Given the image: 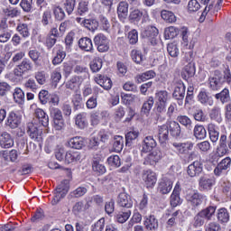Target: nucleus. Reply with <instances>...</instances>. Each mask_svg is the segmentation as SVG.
Returning a JSON list of instances; mask_svg holds the SVG:
<instances>
[{"label": "nucleus", "mask_w": 231, "mask_h": 231, "mask_svg": "<svg viewBox=\"0 0 231 231\" xmlns=\"http://www.w3.org/2000/svg\"><path fill=\"white\" fill-rule=\"evenodd\" d=\"M186 199L192 207H199L205 199V197L199 194L198 190L188 189L186 193Z\"/></svg>", "instance_id": "nucleus-1"}, {"label": "nucleus", "mask_w": 231, "mask_h": 231, "mask_svg": "<svg viewBox=\"0 0 231 231\" xmlns=\"http://www.w3.org/2000/svg\"><path fill=\"white\" fill-rule=\"evenodd\" d=\"M33 65L29 60H23L16 68L14 69V75L17 78H23L24 74L32 71Z\"/></svg>", "instance_id": "nucleus-2"}, {"label": "nucleus", "mask_w": 231, "mask_h": 231, "mask_svg": "<svg viewBox=\"0 0 231 231\" xmlns=\"http://www.w3.org/2000/svg\"><path fill=\"white\" fill-rule=\"evenodd\" d=\"M158 35H159V30L158 28L154 26H148L144 31L142 32V36L144 39H148V41L152 44V45H157L158 44Z\"/></svg>", "instance_id": "nucleus-3"}, {"label": "nucleus", "mask_w": 231, "mask_h": 231, "mask_svg": "<svg viewBox=\"0 0 231 231\" xmlns=\"http://www.w3.org/2000/svg\"><path fill=\"white\" fill-rule=\"evenodd\" d=\"M94 43L97 46V51L101 53L107 52L109 50V42L107 37L103 34H97L95 36Z\"/></svg>", "instance_id": "nucleus-4"}, {"label": "nucleus", "mask_w": 231, "mask_h": 231, "mask_svg": "<svg viewBox=\"0 0 231 231\" xmlns=\"http://www.w3.org/2000/svg\"><path fill=\"white\" fill-rule=\"evenodd\" d=\"M26 132L30 138L33 141H41L42 139V132L38 129L37 125L33 123H28L26 126Z\"/></svg>", "instance_id": "nucleus-5"}, {"label": "nucleus", "mask_w": 231, "mask_h": 231, "mask_svg": "<svg viewBox=\"0 0 231 231\" xmlns=\"http://www.w3.org/2000/svg\"><path fill=\"white\" fill-rule=\"evenodd\" d=\"M193 149L192 143H173L172 150L179 155H186L189 151Z\"/></svg>", "instance_id": "nucleus-6"}, {"label": "nucleus", "mask_w": 231, "mask_h": 231, "mask_svg": "<svg viewBox=\"0 0 231 231\" xmlns=\"http://www.w3.org/2000/svg\"><path fill=\"white\" fill-rule=\"evenodd\" d=\"M143 181L146 188H152L157 182L156 173L151 170L143 171Z\"/></svg>", "instance_id": "nucleus-7"}, {"label": "nucleus", "mask_w": 231, "mask_h": 231, "mask_svg": "<svg viewBox=\"0 0 231 231\" xmlns=\"http://www.w3.org/2000/svg\"><path fill=\"white\" fill-rule=\"evenodd\" d=\"M203 171V164L200 161H195L188 166L187 173L189 177H199Z\"/></svg>", "instance_id": "nucleus-8"}, {"label": "nucleus", "mask_w": 231, "mask_h": 231, "mask_svg": "<svg viewBox=\"0 0 231 231\" xmlns=\"http://www.w3.org/2000/svg\"><path fill=\"white\" fill-rule=\"evenodd\" d=\"M14 145V137L7 132H0V146L3 149H10Z\"/></svg>", "instance_id": "nucleus-9"}, {"label": "nucleus", "mask_w": 231, "mask_h": 231, "mask_svg": "<svg viewBox=\"0 0 231 231\" xmlns=\"http://www.w3.org/2000/svg\"><path fill=\"white\" fill-rule=\"evenodd\" d=\"M185 85L182 82H179L176 84V87L173 91V97L179 100V106L183 105V99L185 97Z\"/></svg>", "instance_id": "nucleus-10"}, {"label": "nucleus", "mask_w": 231, "mask_h": 231, "mask_svg": "<svg viewBox=\"0 0 231 231\" xmlns=\"http://www.w3.org/2000/svg\"><path fill=\"white\" fill-rule=\"evenodd\" d=\"M222 82L223 75L219 70H216L215 76L209 78V87L213 90H218L221 88Z\"/></svg>", "instance_id": "nucleus-11"}, {"label": "nucleus", "mask_w": 231, "mask_h": 231, "mask_svg": "<svg viewBox=\"0 0 231 231\" xmlns=\"http://www.w3.org/2000/svg\"><path fill=\"white\" fill-rule=\"evenodd\" d=\"M21 124V116H17L14 112L9 113L6 126H8L11 129L17 128Z\"/></svg>", "instance_id": "nucleus-12"}, {"label": "nucleus", "mask_w": 231, "mask_h": 231, "mask_svg": "<svg viewBox=\"0 0 231 231\" xmlns=\"http://www.w3.org/2000/svg\"><path fill=\"white\" fill-rule=\"evenodd\" d=\"M117 202L123 208H131L133 207V200L130 195L125 192L119 194Z\"/></svg>", "instance_id": "nucleus-13"}, {"label": "nucleus", "mask_w": 231, "mask_h": 231, "mask_svg": "<svg viewBox=\"0 0 231 231\" xmlns=\"http://www.w3.org/2000/svg\"><path fill=\"white\" fill-rule=\"evenodd\" d=\"M162 158V153L160 150L156 149L151 152V153L145 158V162L155 165Z\"/></svg>", "instance_id": "nucleus-14"}, {"label": "nucleus", "mask_w": 231, "mask_h": 231, "mask_svg": "<svg viewBox=\"0 0 231 231\" xmlns=\"http://www.w3.org/2000/svg\"><path fill=\"white\" fill-rule=\"evenodd\" d=\"M79 49H81V51H84L93 52L94 51L92 40L88 37H83L79 39Z\"/></svg>", "instance_id": "nucleus-15"}, {"label": "nucleus", "mask_w": 231, "mask_h": 231, "mask_svg": "<svg viewBox=\"0 0 231 231\" xmlns=\"http://www.w3.org/2000/svg\"><path fill=\"white\" fill-rule=\"evenodd\" d=\"M144 226L147 230L155 231L159 228V221L155 216L151 215L145 218Z\"/></svg>", "instance_id": "nucleus-16"}, {"label": "nucleus", "mask_w": 231, "mask_h": 231, "mask_svg": "<svg viewBox=\"0 0 231 231\" xmlns=\"http://www.w3.org/2000/svg\"><path fill=\"white\" fill-rule=\"evenodd\" d=\"M156 146H157L156 140L152 136L148 135L143 139V152H151Z\"/></svg>", "instance_id": "nucleus-17"}, {"label": "nucleus", "mask_w": 231, "mask_h": 231, "mask_svg": "<svg viewBox=\"0 0 231 231\" xmlns=\"http://www.w3.org/2000/svg\"><path fill=\"white\" fill-rule=\"evenodd\" d=\"M195 74H196L195 65H194V63L189 62L182 69L181 77L184 79L188 80L189 79L193 77Z\"/></svg>", "instance_id": "nucleus-18"}, {"label": "nucleus", "mask_w": 231, "mask_h": 231, "mask_svg": "<svg viewBox=\"0 0 231 231\" xmlns=\"http://www.w3.org/2000/svg\"><path fill=\"white\" fill-rule=\"evenodd\" d=\"M96 82L101 86L104 89H110L112 88L113 82L109 78L102 76L99 74L97 78H95Z\"/></svg>", "instance_id": "nucleus-19"}, {"label": "nucleus", "mask_w": 231, "mask_h": 231, "mask_svg": "<svg viewBox=\"0 0 231 231\" xmlns=\"http://www.w3.org/2000/svg\"><path fill=\"white\" fill-rule=\"evenodd\" d=\"M208 131L209 134L210 140L213 143H217L219 140L220 133L218 132V127L213 124L210 123L208 125Z\"/></svg>", "instance_id": "nucleus-20"}, {"label": "nucleus", "mask_w": 231, "mask_h": 231, "mask_svg": "<svg viewBox=\"0 0 231 231\" xmlns=\"http://www.w3.org/2000/svg\"><path fill=\"white\" fill-rule=\"evenodd\" d=\"M158 138L161 143H164L169 140V126L162 125L158 128Z\"/></svg>", "instance_id": "nucleus-21"}, {"label": "nucleus", "mask_w": 231, "mask_h": 231, "mask_svg": "<svg viewBox=\"0 0 231 231\" xmlns=\"http://www.w3.org/2000/svg\"><path fill=\"white\" fill-rule=\"evenodd\" d=\"M172 181L170 180H162L159 184V190L162 195H167L172 189Z\"/></svg>", "instance_id": "nucleus-22"}, {"label": "nucleus", "mask_w": 231, "mask_h": 231, "mask_svg": "<svg viewBox=\"0 0 231 231\" xmlns=\"http://www.w3.org/2000/svg\"><path fill=\"white\" fill-rule=\"evenodd\" d=\"M34 116L40 120V123L43 127H47L49 125V116L42 109H35Z\"/></svg>", "instance_id": "nucleus-23"}, {"label": "nucleus", "mask_w": 231, "mask_h": 231, "mask_svg": "<svg viewBox=\"0 0 231 231\" xmlns=\"http://www.w3.org/2000/svg\"><path fill=\"white\" fill-rule=\"evenodd\" d=\"M81 160V155L78 151H68L65 154V161L68 163H73L79 162Z\"/></svg>", "instance_id": "nucleus-24"}, {"label": "nucleus", "mask_w": 231, "mask_h": 231, "mask_svg": "<svg viewBox=\"0 0 231 231\" xmlns=\"http://www.w3.org/2000/svg\"><path fill=\"white\" fill-rule=\"evenodd\" d=\"M181 203V200L180 199V186L178 184H176L173 192L171 196V205L173 208H176L178 206H180Z\"/></svg>", "instance_id": "nucleus-25"}, {"label": "nucleus", "mask_w": 231, "mask_h": 231, "mask_svg": "<svg viewBox=\"0 0 231 231\" xmlns=\"http://www.w3.org/2000/svg\"><path fill=\"white\" fill-rule=\"evenodd\" d=\"M193 135L198 140H204L207 137V130L201 125H196L193 128Z\"/></svg>", "instance_id": "nucleus-26"}, {"label": "nucleus", "mask_w": 231, "mask_h": 231, "mask_svg": "<svg viewBox=\"0 0 231 231\" xmlns=\"http://www.w3.org/2000/svg\"><path fill=\"white\" fill-rule=\"evenodd\" d=\"M73 72L77 74L79 79L84 82V79H86L88 77V69L87 67L77 65L73 69Z\"/></svg>", "instance_id": "nucleus-27"}, {"label": "nucleus", "mask_w": 231, "mask_h": 231, "mask_svg": "<svg viewBox=\"0 0 231 231\" xmlns=\"http://www.w3.org/2000/svg\"><path fill=\"white\" fill-rule=\"evenodd\" d=\"M199 184L200 189L208 190L215 184V180L207 176H203L199 179Z\"/></svg>", "instance_id": "nucleus-28"}, {"label": "nucleus", "mask_w": 231, "mask_h": 231, "mask_svg": "<svg viewBox=\"0 0 231 231\" xmlns=\"http://www.w3.org/2000/svg\"><path fill=\"white\" fill-rule=\"evenodd\" d=\"M75 124L80 129H85L86 127H88L87 114L81 113L77 115Z\"/></svg>", "instance_id": "nucleus-29"}, {"label": "nucleus", "mask_w": 231, "mask_h": 231, "mask_svg": "<svg viewBox=\"0 0 231 231\" xmlns=\"http://www.w3.org/2000/svg\"><path fill=\"white\" fill-rule=\"evenodd\" d=\"M14 100L18 105H23L25 102V94L23 89L17 88L14 91Z\"/></svg>", "instance_id": "nucleus-30"}, {"label": "nucleus", "mask_w": 231, "mask_h": 231, "mask_svg": "<svg viewBox=\"0 0 231 231\" xmlns=\"http://www.w3.org/2000/svg\"><path fill=\"white\" fill-rule=\"evenodd\" d=\"M129 13V4L127 2H120L117 6V14L121 18H126Z\"/></svg>", "instance_id": "nucleus-31"}, {"label": "nucleus", "mask_w": 231, "mask_h": 231, "mask_svg": "<svg viewBox=\"0 0 231 231\" xmlns=\"http://www.w3.org/2000/svg\"><path fill=\"white\" fill-rule=\"evenodd\" d=\"M180 29L174 26L167 27L164 31V37L166 40H172L178 36Z\"/></svg>", "instance_id": "nucleus-32"}, {"label": "nucleus", "mask_w": 231, "mask_h": 231, "mask_svg": "<svg viewBox=\"0 0 231 231\" xmlns=\"http://www.w3.org/2000/svg\"><path fill=\"white\" fill-rule=\"evenodd\" d=\"M217 218L221 223H227L230 219V215L226 208H220L217 213Z\"/></svg>", "instance_id": "nucleus-33"}, {"label": "nucleus", "mask_w": 231, "mask_h": 231, "mask_svg": "<svg viewBox=\"0 0 231 231\" xmlns=\"http://www.w3.org/2000/svg\"><path fill=\"white\" fill-rule=\"evenodd\" d=\"M84 143H85L84 140L80 136L70 138V140L69 141V146L76 150L82 149V147L84 146Z\"/></svg>", "instance_id": "nucleus-34"}, {"label": "nucleus", "mask_w": 231, "mask_h": 231, "mask_svg": "<svg viewBox=\"0 0 231 231\" xmlns=\"http://www.w3.org/2000/svg\"><path fill=\"white\" fill-rule=\"evenodd\" d=\"M83 83L82 79L74 76L69 81L66 83V88L71 90L77 89Z\"/></svg>", "instance_id": "nucleus-35"}, {"label": "nucleus", "mask_w": 231, "mask_h": 231, "mask_svg": "<svg viewBox=\"0 0 231 231\" xmlns=\"http://www.w3.org/2000/svg\"><path fill=\"white\" fill-rule=\"evenodd\" d=\"M217 99H219L222 104H227L230 101V90L224 88L220 93L215 95Z\"/></svg>", "instance_id": "nucleus-36"}, {"label": "nucleus", "mask_w": 231, "mask_h": 231, "mask_svg": "<svg viewBox=\"0 0 231 231\" xmlns=\"http://www.w3.org/2000/svg\"><path fill=\"white\" fill-rule=\"evenodd\" d=\"M168 130L173 138H178L181 133L180 124L177 122H171Z\"/></svg>", "instance_id": "nucleus-37"}, {"label": "nucleus", "mask_w": 231, "mask_h": 231, "mask_svg": "<svg viewBox=\"0 0 231 231\" xmlns=\"http://www.w3.org/2000/svg\"><path fill=\"white\" fill-rule=\"evenodd\" d=\"M209 118L212 121L217 122V124H220L222 122L221 110L220 108H218V106H214V108L210 111Z\"/></svg>", "instance_id": "nucleus-38"}, {"label": "nucleus", "mask_w": 231, "mask_h": 231, "mask_svg": "<svg viewBox=\"0 0 231 231\" xmlns=\"http://www.w3.org/2000/svg\"><path fill=\"white\" fill-rule=\"evenodd\" d=\"M156 73L153 70H148L136 77V82L138 84L145 82V80L154 78Z\"/></svg>", "instance_id": "nucleus-39"}, {"label": "nucleus", "mask_w": 231, "mask_h": 231, "mask_svg": "<svg viewBox=\"0 0 231 231\" xmlns=\"http://www.w3.org/2000/svg\"><path fill=\"white\" fill-rule=\"evenodd\" d=\"M161 16L166 23H175L177 21L176 15L171 11L162 10Z\"/></svg>", "instance_id": "nucleus-40"}, {"label": "nucleus", "mask_w": 231, "mask_h": 231, "mask_svg": "<svg viewBox=\"0 0 231 231\" xmlns=\"http://www.w3.org/2000/svg\"><path fill=\"white\" fill-rule=\"evenodd\" d=\"M3 157L5 158V161L7 162H14L17 160L18 157V153L17 151L15 149H13L11 151H9V153L7 151H4L2 153Z\"/></svg>", "instance_id": "nucleus-41"}, {"label": "nucleus", "mask_w": 231, "mask_h": 231, "mask_svg": "<svg viewBox=\"0 0 231 231\" xmlns=\"http://www.w3.org/2000/svg\"><path fill=\"white\" fill-rule=\"evenodd\" d=\"M167 51L168 53L173 57V58H176L180 55V48H179V45L175 42H172V43H169L167 45Z\"/></svg>", "instance_id": "nucleus-42"}, {"label": "nucleus", "mask_w": 231, "mask_h": 231, "mask_svg": "<svg viewBox=\"0 0 231 231\" xmlns=\"http://www.w3.org/2000/svg\"><path fill=\"white\" fill-rule=\"evenodd\" d=\"M124 137L120 135L115 136V142L113 144V148L115 152H120L124 149Z\"/></svg>", "instance_id": "nucleus-43"}, {"label": "nucleus", "mask_w": 231, "mask_h": 231, "mask_svg": "<svg viewBox=\"0 0 231 231\" xmlns=\"http://www.w3.org/2000/svg\"><path fill=\"white\" fill-rule=\"evenodd\" d=\"M198 98L202 105H212L211 97L206 91H200L198 95Z\"/></svg>", "instance_id": "nucleus-44"}, {"label": "nucleus", "mask_w": 231, "mask_h": 231, "mask_svg": "<svg viewBox=\"0 0 231 231\" xmlns=\"http://www.w3.org/2000/svg\"><path fill=\"white\" fill-rule=\"evenodd\" d=\"M216 210H217V207L208 206L205 208L204 210H201L200 212L202 213L204 218H206L207 220H211V217L214 216Z\"/></svg>", "instance_id": "nucleus-45"}, {"label": "nucleus", "mask_w": 231, "mask_h": 231, "mask_svg": "<svg viewBox=\"0 0 231 231\" xmlns=\"http://www.w3.org/2000/svg\"><path fill=\"white\" fill-rule=\"evenodd\" d=\"M62 76L60 73V69H56L51 71V83L54 85L55 88H57L58 83H60V80L61 79Z\"/></svg>", "instance_id": "nucleus-46"}, {"label": "nucleus", "mask_w": 231, "mask_h": 231, "mask_svg": "<svg viewBox=\"0 0 231 231\" xmlns=\"http://www.w3.org/2000/svg\"><path fill=\"white\" fill-rule=\"evenodd\" d=\"M52 11L54 17L59 21H62L66 17L64 10L60 5H54Z\"/></svg>", "instance_id": "nucleus-47"}, {"label": "nucleus", "mask_w": 231, "mask_h": 231, "mask_svg": "<svg viewBox=\"0 0 231 231\" xmlns=\"http://www.w3.org/2000/svg\"><path fill=\"white\" fill-rule=\"evenodd\" d=\"M81 23L89 31L95 32L98 29V22L97 20H84Z\"/></svg>", "instance_id": "nucleus-48"}, {"label": "nucleus", "mask_w": 231, "mask_h": 231, "mask_svg": "<svg viewBox=\"0 0 231 231\" xmlns=\"http://www.w3.org/2000/svg\"><path fill=\"white\" fill-rule=\"evenodd\" d=\"M169 97V92L166 90H161L155 94V101L162 102L165 104H167Z\"/></svg>", "instance_id": "nucleus-49"}, {"label": "nucleus", "mask_w": 231, "mask_h": 231, "mask_svg": "<svg viewBox=\"0 0 231 231\" xmlns=\"http://www.w3.org/2000/svg\"><path fill=\"white\" fill-rule=\"evenodd\" d=\"M69 189V180H63L56 189L57 192H60L62 196L66 197Z\"/></svg>", "instance_id": "nucleus-50"}, {"label": "nucleus", "mask_w": 231, "mask_h": 231, "mask_svg": "<svg viewBox=\"0 0 231 231\" xmlns=\"http://www.w3.org/2000/svg\"><path fill=\"white\" fill-rule=\"evenodd\" d=\"M193 118L198 121V122H201V123H205L208 121V117L207 115H205V113L201 110H196L195 113H193Z\"/></svg>", "instance_id": "nucleus-51"}, {"label": "nucleus", "mask_w": 231, "mask_h": 231, "mask_svg": "<svg viewBox=\"0 0 231 231\" xmlns=\"http://www.w3.org/2000/svg\"><path fill=\"white\" fill-rule=\"evenodd\" d=\"M66 56L67 54L66 52H64V51L59 50L57 55L53 58L51 63L54 66L60 64L65 60Z\"/></svg>", "instance_id": "nucleus-52"}, {"label": "nucleus", "mask_w": 231, "mask_h": 231, "mask_svg": "<svg viewBox=\"0 0 231 231\" xmlns=\"http://www.w3.org/2000/svg\"><path fill=\"white\" fill-rule=\"evenodd\" d=\"M122 99L124 105L130 106L135 102L137 96L133 94H123Z\"/></svg>", "instance_id": "nucleus-53"}, {"label": "nucleus", "mask_w": 231, "mask_h": 231, "mask_svg": "<svg viewBox=\"0 0 231 231\" xmlns=\"http://www.w3.org/2000/svg\"><path fill=\"white\" fill-rule=\"evenodd\" d=\"M130 216H131L130 210L120 211L119 213L116 214V220L119 223L123 224L129 219Z\"/></svg>", "instance_id": "nucleus-54"}, {"label": "nucleus", "mask_w": 231, "mask_h": 231, "mask_svg": "<svg viewBox=\"0 0 231 231\" xmlns=\"http://www.w3.org/2000/svg\"><path fill=\"white\" fill-rule=\"evenodd\" d=\"M103 67V60L100 58H95L92 60V63L90 65V68L92 69V72L97 73L99 71V69Z\"/></svg>", "instance_id": "nucleus-55"}, {"label": "nucleus", "mask_w": 231, "mask_h": 231, "mask_svg": "<svg viewBox=\"0 0 231 231\" xmlns=\"http://www.w3.org/2000/svg\"><path fill=\"white\" fill-rule=\"evenodd\" d=\"M154 106V99L150 97L146 102L143 104L142 112L143 115H149L152 107Z\"/></svg>", "instance_id": "nucleus-56"}, {"label": "nucleus", "mask_w": 231, "mask_h": 231, "mask_svg": "<svg viewBox=\"0 0 231 231\" xmlns=\"http://www.w3.org/2000/svg\"><path fill=\"white\" fill-rule=\"evenodd\" d=\"M93 171L98 174H104L106 172V169L103 164H100L99 161H93L92 164Z\"/></svg>", "instance_id": "nucleus-57"}, {"label": "nucleus", "mask_w": 231, "mask_h": 231, "mask_svg": "<svg viewBox=\"0 0 231 231\" xmlns=\"http://www.w3.org/2000/svg\"><path fill=\"white\" fill-rule=\"evenodd\" d=\"M77 0H65L64 9L67 11L69 15L75 10Z\"/></svg>", "instance_id": "nucleus-58"}, {"label": "nucleus", "mask_w": 231, "mask_h": 231, "mask_svg": "<svg viewBox=\"0 0 231 231\" xmlns=\"http://www.w3.org/2000/svg\"><path fill=\"white\" fill-rule=\"evenodd\" d=\"M228 152H229V149L227 146L219 144L216 150L215 160H217V158L225 156L226 153H228Z\"/></svg>", "instance_id": "nucleus-59"}, {"label": "nucleus", "mask_w": 231, "mask_h": 231, "mask_svg": "<svg viewBox=\"0 0 231 231\" xmlns=\"http://www.w3.org/2000/svg\"><path fill=\"white\" fill-rule=\"evenodd\" d=\"M51 117L52 121H59L63 119L62 112L59 108H51Z\"/></svg>", "instance_id": "nucleus-60"}, {"label": "nucleus", "mask_w": 231, "mask_h": 231, "mask_svg": "<svg viewBox=\"0 0 231 231\" xmlns=\"http://www.w3.org/2000/svg\"><path fill=\"white\" fill-rule=\"evenodd\" d=\"M143 60V55L142 54L141 51L132 50V60H134V62L140 64Z\"/></svg>", "instance_id": "nucleus-61"}, {"label": "nucleus", "mask_w": 231, "mask_h": 231, "mask_svg": "<svg viewBox=\"0 0 231 231\" xmlns=\"http://www.w3.org/2000/svg\"><path fill=\"white\" fill-rule=\"evenodd\" d=\"M107 162L109 165L113 167H120L121 166V159L118 155H112L107 159Z\"/></svg>", "instance_id": "nucleus-62"}, {"label": "nucleus", "mask_w": 231, "mask_h": 231, "mask_svg": "<svg viewBox=\"0 0 231 231\" xmlns=\"http://www.w3.org/2000/svg\"><path fill=\"white\" fill-rule=\"evenodd\" d=\"M105 217H101L97 223L92 226V231H103L105 228Z\"/></svg>", "instance_id": "nucleus-63"}, {"label": "nucleus", "mask_w": 231, "mask_h": 231, "mask_svg": "<svg viewBox=\"0 0 231 231\" xmlns=\"http://www.w3.org/2000/svg\"><path fill=\"white\" fill-rule=\"evenodd\" d=\"M23 86L26 89H31L32 91H35L38 88L37 83L33 79H29L28 80H26Z\"/></svg>", "instance_id": "nucleus-64"}]
</instances>
